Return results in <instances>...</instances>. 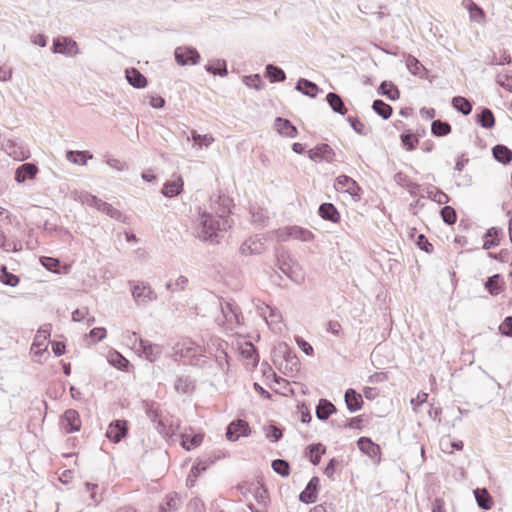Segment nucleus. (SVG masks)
I'll list each match as a JSON object with an SVG mask.
<instances>
[{
    "mask_svg": "<svg viewBox=\"0 0 512 512\" xmlns=\"http://www.w3.org/2000/svg\"><path fill=\"white\" fill-rule=\"evenodd\" d=\"M229 213V209H223L221 214L215 216L198 207V214L194 220L195 236L203 242L218 243L220 234L231 227Z\"/></svg>",
    "mask_w": 512,
    "mask_h": 512,
    "instance_id": "f257e3e1",
    "label": "nucleus"
},
{
    "mask_svg": "<svg viewBox=\"0 0 512 512\" xmlns=\"http://www.w3.org/2000/svg\"><path fill=\"white\" fill-rule=\"evenodd\" d=\"M130 341H133L135 346L138 345L137 349L140 352V355L149 362H156L162 355L163 347L161 345L138 337L137 333L135 332L132 333Z\"/></svg>",
    "mask_w": 512,
    "mask_h": 512,
    "instance_id": "f03ea898",
    "label": "nucleus"
},
{
    "mask_svg": "<svg viewBox=\"0 0 512 512\" xmlns=\"http://www.w3.org/2000/svg\"><path fill=\"white\" fill-rule=\"evenodd\" d=\"M51 335V324H44L41 326L34 338L31 351L34 355L35 361L41 362V357L47 351L46 341Z\"/></svg>",
    "mask_w": 512,
    "mask_h": 512,
    "instance_id": "7ed1b4c3",
    "label": "nucleus"
},
{
    "mask_svg": "<svg viewBox=\"0 0 512 512\" xmlns=\"http://www.w3.org/2000/svg\"><path fill=\"white\" fill-rule=\"evenodd\" d=\"M132 296L139 305H147L157 299L156 292L148 283L138 282L132 286Z\"/></svg>",
    "mask_w": 512,
    "mask_h": 512,
    "instance_id": "20e7f679",
    "label": "nucleus"
},
{
    "mask_svg": "<svg viewBox=\"0 0 512 512\" xmlns=\"http://www.w3.org/2000/svg\"><path fill=\"white\" fill-rule=\"evenodd\" d=\"M2 147L4 151L13 159L24 161L30 157L29 150L21 141L16 139H3Z\"/></svg>",
    "mask_w": 512,
    "mask_h": 512,
    "instance_id": "39448f33",
    "label": "nucleus"
},
{
    "mask_svg": "<svg viewBox=\"0 0 512 512\" xmlns=\"http://www.w3.org/2000/svg\"><path fill=\"white\" fill-rule=\"evenodd\" d=\"M334 187L339 192L348 193L354 200H360L361 188L358 183L347 175H340L335 179Z\"/></svg>",
    "mask_w": 512,
    "mask_h": 512,
    "instance_id": "423d86ee",
    "label": "nucleus"
},
{
    "mask_svg": "<svg viewBox=\"0 0 512 512\" xmlns=\"http://www.w3.org/2000/svg\"><path fill=\"white\" fill-rule=\"evenodd\" d=\"M51 50L55 54L74 56L80 53L76 41L69 37H58L53 40Z\"/></svg>",
    "mask_w": 512,
    "mask_h": 512,
    "instance_id": "0eeeda50",
    "label": "nucleus"
},
{
    "mask_svg": "<svg viewBox=\"0 0 512 512\" xmlns=\"http://www.w3.org/2000/svg\"><path fill=\"white\" fill-rule=\"evenodd\" d=\"M175 61L180 66L195 65L200 60V54L198 51L189 46H180L175 49L174 52Z\"/></svg>",
    "mask_w": 512,
    "mask_h": 512,
    "instance_id": "6e6552de",
    "label": "nucleus"
},
{
    "mask_svg": "<svg viewBox=\"0 0 512 512\" xmlns=\"http://www.w3.org/2000/svg\"><path fill=\"white\" fill-rule=\"evenodd\" d=\"M250 432L249 424L245 420L237 419L227 426L226 438L229 441H237L241 436H248Z\"/></svg>",
    "mask_w": 512,
    "mask_h": 512,
    "instance_id": "1a4fd4ad",
    "label": "nucleus"
},
{
    "mask_svg": "<svg viewBox=\"0 0 512 512\" xmlns=\"http://www.w3.org/2000/svg\"><path fill=\"white\" fill-rule=\"evenodd\" d=\"M309 158L314 162H333L335 160V152L334 150L326 143L317 145L313 149H310L308 152Z\"/></svg>",
    "mask_w": 512,
    "mask_h": 512,
    "instance_id": "9d476101",
    "label": "nucleus"
},
{
    "mask_svg": "<svg viewBox=\"0 0 512 512\" xmlns=\"http://www.w3.org/2000/svg\"><path fill=\"white\" fill-rule=\"evenodd\" d=\"M61 425L66 433H74L79 431L81 428L79 413L74 409L66 410L62 416Z\"/></svg>",
    "mask_w": 512,
    "mask_h": 512,
    "instance_id": "9b49d317",
    "label": "nucleus"
},
{
    "mask_svg": "<svg viewBox=\"0 0 512 512\" xmlns=\"http://www.w3.org/2000/svg\"><path fill=\"white\" fill-rule=\"evenodd\" d=\"M319 478L314 476L307 483L304 490L299 495V500L305 504H312L317 500L318 490L320 487Z\"/></svg>",
    "mask_w": 512,
    "mask_h": 512,
    "instance_id": "f8f14e48",
    "label": "nucleus"
},
{
    "mask_svg": "<svg viewBox=\"0 0 512 512\" xmlns=\"http://www.w3.org/2000/svg\"><path fill=\"white\" fill-rule=\"evenodd\" d=\"M127 434V422L125 420H116L110 423L106 431V437L114 442H120Z\"/></svg>",
    "mask_w": 512,
    "mask_h": 512,
    "instance_id": "ddd939ff",
    "label": "nucleus"
},
{
    "mask_svg": "<svg viewBox=\"0 0 512 512\" xmlns=\"http://www.w3.org/2000/svg\"><path fill=\"white\" fill-rule=\"evenodd\" d=\"M221 311H222V314L227 322L235 323L238 325L242 323V321H243L242 313L240 311V308L237 305H235L234 303L229 302V301L222 302L221 303Z\"/></svg>",
    "mask_w": 512,
    "mask_h": 512,
    "instance_id": "4468645a",
    "label": "nucleus"
},
{
    "mask_svg": "<svg viewBox=\"0 0 512 512\" xmlns=\"http://www.w3.org/2000/svg\"><path fill=\"white\" fill-rule=\"evenodd\" d=\"M344 400L347 409L351 413L359 411L364 403L362 395L353 388H349L345 391Z\"/></svg>",
    "mask_w": 512,
    "mask_h": 512,
    "instance_id": "2eb2a0df",
    "label": "nucleus"
},
{
    "mask_svg": "<svg viewBox=\"0 0 512 512\" xmlns=\"http://www.w3.org/2000/svg\"><path fill=\"white\" fill-rule=\"evenodd\" d=\"M357 446L361 452L372 459L379 457L381 454L380 446L368 437H360L357 441Z\"/></svg>",
    "mask_w": 512,
    "mask_h": 512,
    "instance_id": "dca6fc26",
    "label": "nucleus"
},
{
    "mask_svg": "<svg viewBox=\"0 0 512 512\" xmlns=\"http://www.w3.org/2000/svg\"><path fill=\"white\" fill-rule=\"evenodd\" d=\"M274 126L277 132L282 136L295 138L298 134L297 128L288 119L277 117Z\"/></svg>",
    "mask_w": 512,
    "mask_h": 512,
    "instance_id": "f3484780",
    "label": "nucleus"
},
{
    "mask_svg": "<svg viewBox=\"0 0 512 512\" xmlns=\"http://www.w3.org/2000/svg\"><path fill=\"white\" fill-rule=\"evenodd\" d=\"M38 172V167L33 163H24L20 165L15 171V180L18 183H23L27 179H33Z\"/></svg>",
    "mask_w": 512,
    "mask_h": 512,
    "instance_id": "a211bd4d",
    "label": "nucleus"
},
{
    "mask_svg": "<svg viewBox=\"0 0 512 512\" xmlns=\"http://www.w3.org/2000/svg\"><path fill=\"white\" fill-rule=\"evenodd\" d=\"M277 265L279 269L289 278H292V259L289 253L283 248L276 249Z\"/></svg>",
    "mask_w": 512,
    "mask_h": 512,
    "instance_id": "6ab92c4d",
    "label": "nucleus"
},
{
    "mask_svg": "<svg viewBox=\"0 0 512 512\" xmlns=\"http://www.w3.org/2000/svg\"><path fill=\"white\" fill-rule=\"evenodd\" d=\"M183 186V179L181 176H178L175 180L165 182L161 192L165 197L172 198L178 196L183 191Z\"/></svg>",
    "mask_w": 512,
    "mask_h": 512,
    "instance_id": "aec40b11",
    "label": "nucleus"
},
{
    "mask_svg": "<svg viewBox=\"0 0 512 512\" xmlns=\"http://www.w3.org/2000/svg\"><path fill=\"white\" fill-rule=\"evenodd\" d=\"M284 233L289 238L301 240L303 242H310L314 238V235L311 231L299 226L286 227L284 229Z\"/></svg>",
    "mask_w": 512,
    "mask_h": 512,
    "instance_id": "412c9836",
    "label": "nucleus"
},
{
    "mask_svg": "<svg viewBox=\"0 0 512 512\" xmlns=\"http://www.w3.org/2000/svg\"><path fill=\"white\" fill-rule=\"evenodd\" d=\"M125 77L134 88L141 89L147 86V78L136 68L126 69Z\"/></svg>",
    "mask_w": 512,
    "mask_h": 512,
    "instance_id": "4be33fe9",
    "label": "nucleus"
},
{
    "mask_svg": "<svg viewBox=\"0 0 512 512\" xmlns=\"http://www.w3.org/2000/svg\"><path fill=\"white\" fill-rule=\"evenodd\" d=\"M278 353L281 354L286 361V368H290V370L299 369V359L295 355V353L289 348V346L285 343H281L278 347Z\"/></svg>",
    "mask_w": 512,
    "mask_h": 512,
    "instance_id": "5701e85b",
    "label": "nucleus"
},
{
    "mask_svg": "<svg viewBox=\"0 0 512 512\" xmlns=\"http://www.w3.org/2000/svg\"><path fill=\"white\" fill-rule=\"evenodd\" d=\"M319 216L332 223H338L340 220V213L332 203H322L318 208Z\"/></svg>",
    "mask_w": 512,
    "mask_h": 512,
    "instance_id": "b1692460",
    "label": "nucleus"
},
{
    "mask_svg": "<svg viewBox=\"0 0 512 512\" xmlns=\"http://www.w3.org/2000/svg\"><path fill=\"white\" fill-rule=\"evenodd\" d=\"M295 89L310 98H315L321 92L317 84L305 78L297 81Z\"/></svg>",
    "mask_w": 512,
    "mask_h": 512,
    "instance_id": "393cba45",
    "label": "nucleus"
},
{
    "mask_svg": "<svg viewBox=\"0 0 512 512\" xmlns=\"http://www.w3.org/2000/svg\"><path fill=\"white\" fill-rule=\"evenodd\" d=\"M336 412L335 405L327 399H320L316 406V417L321 421H326L330 415Z\"/></svg>",
    "mask_w": 512,
    "mask_h": 512,
    "instance_id": "a878e982",
    "label": "nucleus"
},
{
    "mask_svg": "<svg viewBox=\"0 0 512 512\" xmlns=\"http://www.w3.org/2000/svg\"><path fill=\"white\" fill-rule=\"evenodd\" d=\"M182 357L191 358L192 365H200V359L203 357L202 349L194 343H189L188 346H183L180 350Z\"/></svg>",
    "mask_w": 512,
    "mask_h": 512,
    "instance_id": "bb28decb",
    "label": "nucleus"
},
{
    "mask_svg": "<svg viewBox=\"0 0 512 512\" xmlns=\"http://www.w3.org/2000/svg\"><path fill=\"white\" fill-rule=\"evenodd\" d=\"M406 67L409 72L421 79L427 76V69L425 66L414 56L408 55L406 58Z\"/></svg>",
    "mask_w": 512,
    "mask_h": 512,
    "instance_id": "cd10ccee",
    "label": "nucleus"
},
{
    "mask_svg": "<svg viewBox=\"0 0 512 512\" xmlns=\"http://www.w3.org/2000/svg\"><path fill=\"white\" fill-rule=\"evenodd\" d=\"M473 493L480 509L489 510L492 507L493 499L486 488H476Z\"/></svg>",
    "mask_w": 512,
    "mask_h": 512,
    "instance_id": "c85d7f7f",
    "label": "nucleus"
},
{
    "mask_svg": "<svg viewBox=\"0 0 512 512\" xmlns=\"http://www.w3.org/2000/svg\"><path fill=\"white\" fill-rule=\"evenodd\" d=\"M494 159L504 165L509 164L512 160V150L506 145L497 144L492 148Z\"/></svg>",
    "mask_w": 512,
    "mask_h": 512,
    "instance_id": "c756f323",
    "label": "nucleus"
},
{
    "mask_svg": "<svg viewBox=\"0 0 512 512\" xmlns=\"http://www.w3.org/2000/svg\"><path fill=\"white\" fill-rule=\"evenodd\" d=\"M378 94L387 97L391 101H395L400 97V91L398 87L389 81H383L377 90Z\"/></svg>",
    "mask_w": 512,
    "mask_h": 512,
    "instance_id": "7c9ffc66",
    "label": "nucleus"
},
{
    "mask_svg": "<svg viewBox=\"0 0 512 512\" xmlns=\"http://www.w3.org/2000/svg\"><path fill=\"white\" fill-rule=\"evenodd\" d=\"M174 388L178 393L190 394L195 389V382L189 376H177Z\"/></svg>",
    "mask_w": 512,
    "mask_h": 512,
    "instance_id": "2f4dec72",
    "label": "nucleus"
},
{
    "mask_svg": "<svg viewBox=\"0 0 512 512\" xmlns=\"http://www.w3.org/2000/svg\"><path fill=\"white\" fill-rule=\"evenodd\" d=\"M98 211L105 213L107 216L114 220L127 223V216H125L120 210L114 208L111 204L105 201H101L98 207Z\"/></svg>",
    "mask_w": 512,
    "mask_h": 512,
    "instance_id": "473e14b6",
    "label": "nucleus"
},
{
    "mask_svg": "<svg viewBox=\"0 0 512 512\" xmlns=\"http://www.w3.org/2000/svg\"><path fill=\"white\" fill-rule=\"evenodd\" d=\"M504 281L500 274H494L487 278L485 288L491 295H498L503 291Z\"/></svg>",
    "mask_w": 512,
    "mask_h": 512,
    "instance_id": "72a5a7b5",
    "label": "nucleus"
},
{
    "mask_svg": "<svg viewBox=\"0 0 512 512\" xmlns=\"http://www.w3.org/2000/svg\"><path fill=\"white\" fill-rule=\"evenodd\" d=\"M326 101L335 113L340 115H345L347 113V108L342 98L337 93L329 92L326 96Z\"/></svg>",
    "mask_w": 512,
    "mask_h": 512,
    "instance_id": "f704fd0d",
    "label": "nucleus"
},
{
    "mask_svg": "<svg viewBox=\"0 0 512 512\" xmlns=\"http://www.w3.org/2000/svg\"><path fill=\"white\" fill-rule=\"evenodd\" d=\"M476 122L483 128L491 129L495 125V117L491 109L483 108L476 116Z\"/></svg>",
    "mask_w": 512,
    "mask_h": 512,
    "instance_id": "c9c22d12",
    "label": "nucleus"
},
{
    "mask_svg": "<svg viewBox=\"0 0 512 512\" xmlns=\"http://www.w3.org/2000/svg\"><path fill=\"white\" fill-rule=\"evenodd\" d=\"M250 215L252 223L259 227H265L269 221L267 211L260 207H251Z\"/></svg>",
    "mask_w": 512,
    "mask_h": 512,
    "instance_id": "e433bc0d",
    "label": "nucleus"
},
{
    "mask_svg": "<svg viewBox=\"0 0 512 512\" xmlns=\"http://www.w3.org/2000/svg\"><path fill=\"white\" fill-rule=\"evenodd\" d=\"M394 180L397 184L401 185L402 187L406 188L407 191L413 195L417 193V190L419 189V185L415 182H412L409 177L404 174L403 172H397L394 175Z\"/></svg>",
    "mask_w": 512,
    "mask_h": 512,
    "instance_id": "4c0bfd02",
    "label": "nucleus"
},
{
    "mask_svg": "<svg viewBox=\"0 0 512 512\" xmlns=\"http://www.w3.org/2000/svg\"><path fill=\"white\" fill-rule=\"evenodd\" d=\"M484 243H483V249L489 250L493 247H496L499 245V230L496 227H491L486 231V233L483 236Z\"/></svg>",
    "mask_w": 512,
    "mask_h": 512,
    "instance_id": "58836bf2",
    "label": "nucleus"
},
{
    "mask_svg": "<svg viewBox=\"0 0 512 512\" xmlns=\"http://www.w3.org/2000/svg\"><path fill=\"white\" fill-rule=\"evenodd\" d=\"M205 70L210 74L219 75L221 77L227 76L228 74L226 62L221 59H217L214 62L206 64Z\"/></svg>",
    "mask_w": 512,
    "mask_h": 512,
    "instance_id": "ea45409f",
    "label": "nucleus"
},
{
    "mask_svg": "<svg viewBox=\"0 0 512 512\" xmlns=\"http://www.w3.org/2000/svg\"><path fill=\"white\" fill-rule=\"evenodd\" d=\"M451 103L454 109H456L458 112L462 113L465 116L469 115L472 111V104L465 97L455 96L452 98Z\"/></svg>",
    "mask_w": 512,
    "mask_h": 512,
    "instance_id": "a19ab883",
    "label": "nucleus"
},
{
    "mask_svg": "<svg viewBox=\"0 0 512 512\" xmlns=\"http://www.w3.org/2000/svg\"><path fill=\"white\" fill-rule=\"evenodd\" d=\"M451 130V125L446 121L434 120L431 124V132L436 137L447 136Z\"/></svg>",
    "mask_w": 512,
    "mask_h": 512,
    "instance_id": "79ce46f5",
    "label": "nucleus"
},
{
    "mask_svg": "<svg viewBox=\"0 0 512 512\" xmlns=\"http://www.w3.org/2000/svg\"><path fill=\"white\" fill-rule=\"evenodd\" d=\"M326 448L321 443L311 444L306 449V454L309 455L310 461L313 465H318L321 460V455L325 452Z\"/></svg>",
    "mask_w": 512,
    "mask_h": 512,
    "instance_id": "37998d69",
    "label": "nucleus"
},
{
    "mask_svg": "<svg viewBox=\"0 0 512 512\" xmlns=\"http://www.w3.org/2000/svg\"><path fill=\"white\" fill-rule=\"evenodd\" d=\"M266 76L269 78L270 82L272 83H275V82H283L285 79H286V74L285 72L273 65V64H268L266 66Z\"/></svg>",
    "mask_w": 512,
    "mask_h": 512,
    "instance_id": "c03bdc74",
    "label": "nucleus"
},
{
    "mask_svg": "<svg viewBox=\"0 0 512 512\" xmlns=\"http://www.w3.org/2000/svg\"><path fill=\"white\" fill-rule=\"evenodd\" d=\"M372 108L380 117L385 120L390 118L393 112L392 107L380 99L373 101Z\"/></svg>",
    "mask_w": 512,
    "mask_h": 512,
    "instance_id": "a18cd8bd",
    "label": "nucleus"
},
{
    "mask_svg": "<svg viewBox=\"0 0 512 512\" xmlns=\"http://www.w3.org/2000/svg\"><path fill=\"white\" fill-rule=\"evenodd\" d=\"M241 355L245 359L251 360L254 366L259 362L257 349L251 342H246L244 346L241 347Z\"/></svg>",
    "mask_w": 512,
    "mask_h": 512,
    "instance_id": "49530a36",
    "label": "nucleus"
},
{
    "mask_svg": "<svg viewBox=\"0 0 512 512\" xmlns=\"http://www.w3.org/2000/svg\"><path fill=\"white\" fill-rule=\"evenodd\" d=\"M66 158L71 163L86 165L87 159L92 158V155H88L86 151H67Z\"/></svg>",
    "mask_w": 512,
    "mask_h": 512,
    "instance_id": "de8ad7c7",
    "label": "nucleus"
},
{
    "mask_svg": "<svg viewBox=\"0 0 512 512\" xmlns=\"http://www.w3.org/2000/svg\"><path fill=\"white\" fill-rule=\"evenodd\" d=\"M0 281L10 287H15L19 283V277L7 270L5 265L0 267Z\"/></svg>",
    "mask_w": 512,
    "mask_h": 512,
    "instance_id": "09e8293b",
    "label": "nucleus"
},
{
    "mask_svg": "<svg viewBox=\"0 0 512 512\" xmlns=\"http://www.w3.org/2000/svg\"><path fill=\"white\" fill-rule=\"evenodd\" d=\"M271 467L275 473L282 477H288L290 475V465L288 461L284 459H275L271 463Z\"/></svg>",
    "mask_w": 512,
    "mask_h": 512,
    "instance_id": "8fccbe9b",
    "label": "nucleus"
},
{
    "mask_svg": "<svg viewBox=\"0 0 512 512\" xmlns=\"http://www.w3.org/2000/svg\"><path fill=\"white\" fill-rule=\"evenodd\" d=\"M258 310L261 315L264 316V319L268 322V317L271 318L272 322H278L281 318L280 312L269 305L262 304L261 307H258Z\"/></svg>",
    "mask_w": 512,
    "mask_h": 512,
    "instance_id": "3c124183",
    "label": "nucleus"
},
{
    "mask_svg": "<svg viewBox=\"0 0 512 512\" xmlns=\"http://www.w3.org/2000/svg\"><path fill=\"white\" fill-rule=\"evenodd\" d=\"M203 441L202 434H195L193 436L183 435L182 436V446L186 450H191L193 448L198 447Z\"/></svg>",
    "mask_w": 512,
    "mask_h": 512,
    "instance_id": "603ef678",
    "label": "nucleus"
},
{
    "mask_svg": "<svg viewBox=\"0 0 512 512\" xmlns=\"http://www.w3.org/2000/svg\"><path fill=\"white\" fill-rule=\"evenodd\" d=\"M180 508V498L177 493H171L166 497L165 506H161L160 512L177 511Z\"/></svg>",
    "mask_w": 512,
    "mask_h": 512,
    "instance_id": "864d4df0",
    "label": "nucleus"
},
{
    "mask_svg": "<svg viewBox=\"0 0 512 512\" xmlns=\"http://www.w3.org/2000/svg\"><path fill=\"white\" fill-rule=\"evenodd\" d=\"M41 264L48 270L54 273H61V263L59 259L53 257L43 256L40 258Z\"/></svg>",
    "mask_w": 512,
    "mask_h": 512,
    "instance_id": "5fc2aeb1",
    "label": "nucleus"
},
{
    "mask_svg": "<svg viewBox=\"0 0 512 512\" xmlns=\"http://www.w3.org/2000/svg\"><path fill=\"white\" fill-rule=\"evenodd\" d=\"M440 215L444 223H446L447 225H453L457 220V214L455 209L448 205L444 206L440 210Z\"/></svg>",
    "mask_w": 512,
    "mask_h": 512,
    "instance_id": "6e6d98bb",
    "label": "nucleus"
},
{
    "mask_svg": "<svg viewBox=\"0 0 512 512\" xmlns=\"http://www.w3.org/2000/svg\"><path fill=\"white\" fill-rule=\"evenodd\" d=\"M468 11H469L471 20L476 21L478 23L483 22V20L485 18V13H484L483 9L480 6H478L476 3H474L473 1H470L469 6H468Z\"/></svg>",
    "mask_w": 512,
    "mask_h": 512,
    "instance_id": "4d7b16f0",
    "label": "nucleus"
},
{
    "mask_svg": "<svg viewBox=\"0 0 512 512\" xmlns=\"http://www.w3.org/2000/svg\"><path fill=\"white\" fill-rule=\"evenodd\" d=\"M400 138L403 146L409 151L414 150L419 143L418 137L410 132L401 134Z\"/></svg>",
    "mask_w": 512,
    "mask_h": 512,
    "instance_id": "13d9d810",
    "label": "nucleus"
},
{
    "mask_svg": "<svg viewBox=\"0 0 512 512\" xmlns=\"http://www.w3.org/2000/svg\"><path fill=\"white\" fill-rule=\"evenodd\" d=\"M428 197L438 204H446L449 201L448 195L435 187H431L428 190Z\"/></svg>",
    "mask_w": 512,
    "mask_h": 512,
    "instance_id": "bf43d9fd",
    "label": "nucleus"
},
{
    "mask_svg": "<svg viewBox=\"0 0 512 512\" xmlns=\"http://www.w3.org/2000/svg\"><path fill=\"white\" fill-rule=\"evenodd\" d=\"M79 200L88 206L95 207L98 210L99 204L101 203V199L97 196L92 195L88 192H82L79 195Z\"/></svg>",
    "mask_w": 512,
    "mask_h": 512,
    "instance_id": "052dcab7",
    "label": "nucleus"
},
{
    "mask_svg": "<svg viewBox=\"0 0 512 512\" xmlns=\"http://www.w3.org/2000/svg\"><path fill=\"white\" fill-rule=\"evenodd\" d=\"M347 121L349 122L351 128L359 135H367L368 131L365 125L361 122V120L357 117L348 116Z\"/></svg>",
    "mask_w": 512,
    "mask_h": 512,
    "instance_id": "680f3d73",
    "label": "nucleus"
},
{
    "mask_svg": "<svg viewBox=\"0 0 512 512\" xmlns=\"http://www.w3.org/2000/svg\"><path fill=\"white\" fill-rule=\"evenodd\" d=\"M202 463L203 462H197L192 466L190 473L186 480L187 486H189V487L194 486L198 476L202 473L200 470V466L202 465Z\"/></svg>",
    "mask_w": 512,
    "mask_h": 512,
    "instance_id": "e2e57ef3",
    "label": "nucleus"
},
{
    "mask_svg": "<svg viewBox=\"0 0 512 512\" xmlns=\"http://www.w3.org/2000/svg\"><path fill=\"white\" fill-rule=\"evenodd\" d=\"M243 82L251 88L261 89L262 79L259 74L244 76Z\"/></svg>",
    "mask_w": 512,
    "mask_h": 512,
    "instance_id": "0e129e2a",
    "label": "nucleus"
},
{
    "mask_svg": "<svg viewBox=\"0 0 512 512\" xmlns=\"http://www.w3.org/2000/svg\"><path fill=\"white\" fill-rule=\"evenodd\" d=\"M192 138L194 142L200 146H206L208 147L211 145V143L214 141V138L211 135L205 134L200 135L196 133L195 131L192 133Z\"/></svg>",
    "mask_w": 512,
    "mask_h": 512,
    "instance_id": "69168bd1",
    "label": "nucleus"
},
{
    "mask_svg": "<svg viewBox=\"0 0 512 512\" xmlns=\"http://www.w3.org/2000/svg\"><path fill=\"white\" fill-rule=\"evenodd\" d=\"M499 331L502 335L512 337V316H508L499 326Z\"/></svg>",
    "mask_w": 512,
    "mask_h": 512,
    "instance_id": "338daca9",
    "label": "nucleus"
},
{
    "mask_svg": "<svg viewBox=\"0 0 512 512\" xmlns=\"http://www.w3.org/2000/svg\"><path fill=\"white\" fill-rule=\"evenodd\" d=\"M496 82L504 89L512 92V76L507 74H498L496 77Z\"/></svg>",
    "mask_w": 512,
    "mask_h": 512,
    "instance_id": "774afa93",
    "label": "nucleus"
}]
</instances>
